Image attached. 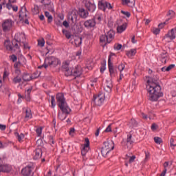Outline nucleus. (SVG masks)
Masks as SVG:
<instances>
[{
  "label": "nucleus",
  "mask_w": 176,
  "mask_h": 176,
  "mask_svg": "<svg viewBox=\"0 0 176 176\" xmlns=\"http://www.w3.org/2000/svg\"><path fill=\"white\" fill-rule=\"evenodd\" d=\"M147 83L149 86L148 88L149 101H157L160 97H163L162 87L159 85V76L154 75L153 77H148Z\"/></svg>",
  "instance_id": "f257e3e1"
},
{
  "label": "nucleus",
  "mask_w": 176,
  "mask_h": 176,
  "mask_svg": "<svg viewBox=\"0 0 176 176\" xmlns=\"http://www.w3.org/2000/svg\"><path fill=\"white\" fill-rule=\"evenodd\" d=\"M56 102L58 107L60 108L63 113H58V118L60 120H65L67 119V115L71 113V109L68 107L65 98H64V94L58 93L56 96Z\"/></svg>",
  "instance_id": "f03ea898"
},
{
  "label": "nucleus",
  "mask_w": 176,
  "mask_h": 176,
  "mask_svg": "<svg viewBox=\"0 0 176 176\" xmlns=\"http://www.w3.org/2000/svg\"><path fill=\"white\" fill-rule=\"evenodd\" d=\"M104 146L101 148V153L103 157H107L108 156V153L111 152V151H113L115 148V144L113 141H106L104 143Z\"/></svg>",
  "instance_id": "7ed1b4c3"
},
{
  "label": "nucleus",
  "mask_w": 176,
  "mask_h": 176,
  "mask_svg": "<svg viewBox=\"0 0 176 176\" xmlns=\"http://www.w3.org/2000/svg\"><path fill=\"white\" fill-rule=\"evenodd\" d=\"M115 38V32L111 30L107 34H103L100 36V42L103 44V46H105L107 43H111Z\"/></svg>",
  "instance_id": "20e7f679"
},
{
  "label": "nucleus",
  "mask_w": 176,
  "mask_h": 176,
  "mask_svg": "<svg viewBox=\"0 0 176 176\" xmlns=\"http://www.w3.org/2000/svg\"><path fill=\"white\" fill-rule=\"evenodd\" d=\"M4 46H6V50H10V52H16V50L19 49L20 46H21V43H20L19 40L14 39L12 41V44H10V41H6Z\"/></svg>",
  "instance_id": "39448f33"
},
{
  "label": "nucleus",
  "mask_w": 176,
  "mask_h": 176,
  "mask_svg": "<svg viewBox=\"0 0 176 176\" xmlns=\"http://www.w3.org/2000/svg\"><path fill=\"white\" fill-rule=\"evenodd\" d=\"M105 101V95L104 94H99V95H94V99L92 100V104L100 107L102 104Z\"/></svg>",
  "instance_id": "423d86ee"
},
{
  "label": "nucleus",
  "mask_w": 176,
  "mask_h": 176,
  "mask_svg": "<svg viewBox=\"0 0 176 176\" xmlns=\"http://www.w3.org/2000/svg\"><path fill=\"white\" fill-rule=\"evenodd\" d=\"M45 63H47L48 65H53V67H56V65H58V64H61V62L58 58H56L54 56L47 57L45 59Z\"/></svg>",
  "instance_id": "0eeeda50"
},
{
  "label": "nucleus",
  "mask_w": 176,
  "mask_h": 176,
  "mask_svg": "<svg viewBox=\"0 0 176 176\" xmlns=\"http://www.w3.org/2000/svg\"><path fill=\"white\" fill-rule=\"evenodd\" d=\"M62 70L64 72L65 76H73L72 69H69V65L68 63L65 62V63H63Z\"/></svg>",
  "instance_id": "6e6552de"
},
{
  "label": "nucleus",
  "mask_w": 176,
  "mask_h": 176,
  "mask_svg": "<svg viewBox=\"0 0 176 176\" xmlns=\"http://www.w3.org/2000/svg\"><path fill=\"white\" fill-rule=\"evenodd\" d=\"M90 151V140L86 138H85V144L82 149L81 150V155L82 156H86V153H87Z\"/></svg>",
  "instance_id": "1a4fd4ad"
},
{
  "label": "nucleus",
  "mask_w": 176,
  "mask_h": 176,
  "mask_svg": "<svg viewBox=\"0 0 176 176\" xmlns=\"http://www.w3.org/2000/svg\"><path fill=\"white\" fill-rule=\"evenodd\" d=\"M1 27L3 28V32H8V31L12 28V20L6 19L2 23Z\"/></svg>",
  "instance_id": "9d476101"
},
{
  "label": "nucleus",
  "mask_w": 176,
  "mask_h": 176,
  "mask_svg": "<svg viewBox=\"0 0 176 176\" xmlns=\"http://www.w3.org/2000/svg\"><path fill=\"white\" fill-rule=\"evenodd\" d=\"M68 21H69V23L71 24V25H72L73 27H75L78 21V15L76 13L73 14H69L68 16Z\"/></svg>",
  "instance_id": "9b49d317"
},
{
  "label": "nucleus",
  "mask_w": 176,
  "mask_h": 176,
  "mask_svg": "<svg viewBox=\"0 0 176 176\" xmlns=\"http://www.w3.org/2000/svg\"><path fill=\"white\" fill-rule=\"evenodd\" d=\"M73 76L78 78L82 75V67L80 65H77L72 69Z\"/></svg>",
  "instance_id": "f8f14e48"
},
{
  "label": "nucleus",
  "mask_w": 176,
  "mask_h": 176,
  "mask_svg": "<svg viewBox=\"0 0 176 176\" xmlns=\"http://www.w3.org/2000/svg\"><path fill=\"white\" fill-rule=\"evenodd\" d=\"M84 26L85 28H93L96 27V19H91L86 21L84 23Z\"/></svg>",
  "instance_id": "ddd939ff"
},
{
  "label": "nucleus",
  "mask_w": 176,
  "mask_h": 176,
  "mask_svg": "<svg viewBox=\"0 0 176 176\" xmlns=\"http://www.w3.org/2000/svg\"><path fill=\"white\" fill-rule=\"evenodd\" d=\"M108 67L110 76H115V67H113V63L111 62V56H109Z\"/></svg>",
  "instance_id": "4468645a"
},
{
  "label": "nucleus",
  "mask_w": 176,
  "mask_h": 176,
  "mask_svg": "<svg viewBox=\"0 0 176 176\" xmlns=\"http://www.w3.org/2000/svg\"><path fill=\"white\" fill-rule=\"evenodd\" d=\"M85 5L88 12H91V13H93V12L96 10V4H94V3H91L89 1H86Z\"/></svg>",
  "instance_id": "2eb2a0df"
},
{
  "label": "nucleus",
  "mask_w": 176,
  "mask_h": 176,
  "mask_svg": "<svg viewBox=\"0 0 176 176\" xmlns=\"http://www.w3.org/2000/svg\"><path fill=\"white\" fill-rule=\"evenodd\" d=\"M12 166L8 164H0V173H10Z\"/></svg>",
  "instance_id": "dca6fc26"
},
{
  "label": "nucleus",
  "mask_w": 176,
  "mask_h": 176,
  "mask_svg": "<svg viewBox=\"0 0 176 176\" xmlns=\"http://www.w3.org/2000/svg\"><path fill=\"white\" fill-rule=\"evenodd\" d=\"M78 14L81 19H87L89 17V12L85 10V8H79Z\"/></svg>",
  "instance_id": "f3484780"
},
{
  "label": "nucleus",
  "mask_w": 176,
  "mask_h": 176,
  "mask_svg": "<svg viewBox=\"0 0 176 176\" xmlns=\"http://www.w3.org/2000/svg\"><path fill=\"white\" fill-rule=\"evenodd\" d=\"M160 56L161 62L162 63V64H167V61L170 60V58L168 57V53H167V52L166 51H164Z\"/></svg>",
  "instance_id": "a211bd4d"
},
{
  "label": "nucleus",
  "mask_w": 176,
  "mask_h": 176,
  "mask_svg": "<svg viewBox=\"0 0 176 176\" xmlns=\"http://www.w3.org/2000/svg\"><path fill=\"white\" fill-rule=\"evenodd\" d=\"M21 173L23 176H30L32 173V167L28 166L22 169Z\"/></svg>",
  "instance_id": "6ab92c4d"
},
{
  "label": "nucleus",
  "mask_w": 176,
  "mask_h": 176,
  "mask_svg": "<svg viewBox=\"0 0 176 176\" xmlns=\"http://www.w3.org/2000/svg\"><path fill=\"white\" fill-rule=\"evenodd\" d=\"M25 13H27V8H25V6H23L19 11V19H21V21H24V16Z\"/></svg>",
  "instance_id": "aec40b11"
},
{
  "label": "nucleus",
  "mask_w": 176,
  "mask_h": 176,
  "mask_svg": "<svg viewBox=\"0 0 176 176\" xmlns=\"http://www.w3.org/2000/svg\"><path fill=\"white\" fill-rule=\"evenodd\" d=\"M42 157V148H36L35 150V155H34V160H38Z\"/></svg>",
  "instance_id": "412c9836"
},
{
  "label": "nucleus",
  "mask_w": 176,
  "mask_h": 176,
  "mask_svg": "<svg viewBox=\"0 0 176 176\" xmlns=\"http://www.w3.org/2000/svg\"><path fill=\"white\" fill-rule=\"evenodd\" d=\"M165 38H169L170 41H173L175 39L176 36L174 33V30H170V31H168V33L165 35Z\"/></svg>",
  "instance_id": "4be33fe9"
},
{
  "label": "nucleus",
  "mask_w": 176,
  "mask_h": 176,
  "mask_svg": "<svg viewBox=\"0 0 176 176\" xmlns=\"http://www.w3.org/2000/svg\"><path fill=\"white\" fill-rule=\"evenodd\" d=\"M126 28H127V23H124L122 25L117 27V31L119 34H122L123 31H126Z\"/></svg>",
  "instance_id": "5701e85b"
},
{
  "label": "nucleus",
  "mask_w": 176,
  "mask_h": 176,
  "mask_svg": "<svg viewBox=\"0 0 176 176\" xmlns=\"http://www.w3.org/2000/svg\"><path fill=\"white\" fill-rule=\"evenodd\" d=\"M31 91H32V87H30L25 92V100L26 101H31Z\"/></svg>",
  "instance_id": "b1692460"
},
{
  "label": "nucleus",
  "mask_w": 176,
  "mask_h": 176,
  "mask_svg": "<svg viewBox=\"0 0 176 176\" xmlns=\"http://www.w3.org/2000/svg\"><path fill=\"white\" fill-rule=\"evenodd\" d=\"M122 5H127L130 8H133L134 5H135V1L133 0V1L130 0H122Z\"/></svg>",
  "instance_id": "393cba45"
},
{
  "label": "nucleus",
  "mask_w": 176,
  "mask_h": 176,
  "mask_svg": "<svg viewBox=\"0 0 176 176\" xmlns=\"http://www.w3.org/2000/svg\"><path fill=\"white\" fill-rule=\"evenodd\" d=\"M167 17L168 18L166 21H170V20H171V19H174V17L175 16V12L173 10H168V13L166 14Z\"/></svg>",
  "instance_id": "a878e982"
},
{
  "label": "nucleus",
  "mask_w": 176,
  "mask_h": 176,
  "mask_svg": "<svg viewBox=\"0 0 176 176\" xmlns=\"http://www.w3.org/2000/svg\"><path fill=\"white\" fill-rule=\"evenodd\" d=\"M22 79L24 82H30V80H32V77L27 73H24L22 76Z\"/></svg>",
  "instance_id": "bb28decb"
},
{
  "label": "nucleus",
  "mask_w": 176,
  "mask_h": 176,
  "mask_svg": "<svg viewBox=\"0 0 176 176\" xmlns=\"http://www.w3.org/2000/svg\"><path fill=\"white\" fill-rule=\"evenodd\" d=\"M113 85L111 82H107V85L104 86V90L107 93H111L112 91V88Z\"/></svg>",
  "instance_id": "cd10ccee"
},
{
  "label": "nucleus",
  "mask_w": 176,
  "mask_h": 176,
  "mask_svg": "<svg viewBox=\"0 0 176 176\" xmlns=\"http://www.w3.org/2000/svg\"><path fill=\"white\" fill-rule=\"evenodd\" d=\"M74 43L76 47H79L82 45V37L80 36H77L74 39Z\"/></svg>",
  "instance_id": "c85d7f7f"
},
{
  "label": "nucleus",
  "mask_w": 176,
  "mask_h": 176,
  "mask_svg": "<svg viewBox=\"0 0 176 176\" xmlns=\"http://www.w3.org/2000/svg\"><path fill=\"white\" fill-rule=\"evenodd\" d=\"M131 138H133V135H129L126 139V146L129 148H131V144H133V140Z\"/></svg>",
  "instance_id": "c756f323"
},
{
  "label": "nucleus",
  "mask_w": 176,
  "mask_h": 176,
  "mask_svg": "<svg viewBox=\"0 0 176 176\" xmlns=\"http://www.w3.org/2000/svg\"><path fill=\"white\" fill-rule=\"evenodd\" d=\"M45 16L47 18V23H50L53 21V16L50 14V12L46 11L45 12Z\"/></svg>",
  "instance_id": "7c9ffc66"
},
{
  "label": "nucleus",
  "mask_w": 176,
  "mask_h": 176,
  "mask_svg": "<svg viewBox=\"0 0 176 176\" xmlns=\"http://www.w3.org/2000/svg\"><path fill=\"white\" fill-rule=\"evenodd\" d=\"M136 53H137V50L132 49L130 51H128L126 52V56H128V57H133V56H135Z\"/></svg>",
  "instance_id": "2f4dec72"
},
{
  "label": "nucleus",
  "mask_w": 176,
  "mask_h": 176,
  "mask_svg": "<svg viewBox=\"0 0 176 176\" xmlns=\"http://www.w3.org/2000/svg\"><path fill=\"white\" fill-rule=\"evenodd\" d=\"M62 32H63V35L65 36L67 39H70L71 36H72V34H71V32H68V30H67L65 29H63L62 30Z\"/></svg>",
  "instance_id": "473e14b6"
},
{
  "label": "nucleus",
  "mask_w": 176,
  "mask_h": 176,
  "mask_svg": "<svg viewBox=\"0 0 176 176\" xmlns=\"http://www.w3.org/2000/svg\"><path fill=\"white\" fill-rule=\"evenodd\" d=\"M98 8L100 9V10H103V12H105V2L99 1Z\"/></svg>",
  "instance_id": "72a5a7b5"
},
{
  "label": "nucleus",
  "mask_w": 176,
  "mask_h": 176,
  "mask_svg": "<svg viewBox=\"0 0 176 176\" xmlns=\"http://www.w3.org/2000/svg\"><path fill=\"white\" fill-rule=\"evenodd\" d=\"M32 12L33 14H39V6H34V8L32 9Z\"/></svg>",
  "instance_id": "f704fd0d"
},
{
  "label": "nucleus",
  "mask_w": 176,
  "mask_h": 176,
  "mask_svg": "<svg viewBox=\"0 0 176 176\" xmlns=\"http://www.w3.org/2000/svg\"><path fill=\"white\" fill-rule=\"evenodd\" d=\"M25 119L27 118H30L31 119V118H32V114L31 113V110L30 109H26L25 110Z\"/></svg>",
  "instance_id": "c9c22d12"
},
{
  "label": "nucleus",
  "mask_w": 176,
  "mask_h": 176,
  "mask_svg": "<svg viewBox=\"0 0 176 176\" xmlns=\"http://www.w3.org/2000/svg\"><path fill=\"white\" fill-rule=\"evenodd\" d=\"M106 65H107V62L105 60H103L101 63V67H100V72L102 74L104 71L106 69Z\"/></svg>",
  "instance_id": "e433bc0d"
},
{
  "label": "nucleus",
  "mask_w": 176,
  "mask_h": 176,
  "mask_svg": "<svg viewBox=\"0 0 176 176\" xmlns=\"http://www.w3.org/2000/svg\"><path fill=\"white\" fill-rule=\"evenodd\" d=\"M154 141L155 144H158V145H160V144L163 143V140L162 139V138H159V137H155Z\"/></svg>",
  "instance_id": "4c0bfd02"
},
{
  "label": "nucleus",
  "mask_w": 176,
  "mask_h": 176,
  "mask_svg": "<svg viewBox=\"0 0 176 176\" xmlns=\"http://www.w3.org/2000/svg\"><path fill=\"white\" fill-rule=\"evenodd\" d=\"M15 135H16L18 141L21 142V140H23L25 137L23 133L19 134V133H15Z\"/></svg>",
  "instance_id": "58836bf2"
},
{
  "label": "nucleus",
  "mask_w": 176,
  "mask_h": 176,
  "mask_svg": "<svg viewBox=\"0 0 176 176\" xmlns=\"http://www.w3.org/2000/svg\"><path fill=\"white\" fill-rule=\"evenodd\" d=\"M10 61L12 63H16L17 61V56L15 54H12L9 56Z\"/></svg>",
  "instance_id": "ea45409f"
},
{
  "label": "nucleus",
  "mask_w": 176,
  "mask_h": 176,
  "mask_svg": "<svg viewBox=\"0 0 176 176\" xmlns=\"http://www.w3.org/2000/svg\"><path fill=\"white\" fill-rule=\"evenodd\" d=\"M12 82L15 85L17 84V83H20L21 82V78H19V76H16L15 78H13Z\"/></svg>",
  "instance_id": "a19ab883"
},
{
  "label": "nucleus",
  "mask_w": 176,
  "mask_h": 176,
  "mask_svg": "<svg viewBox=\"0 0 176 176\" xmlns=\"http://www.w3.org/2000/svg\"><path fill=\"white\" fill-rule=\"evenodd\" d=\"M152 32L153 34H154V35H157L160 32V28H153L152 30Z\"/></svg>",
  "instance_id": "79ce46f5"
},
{
  "label": "nucleus",
  "mask_w": 176,
  "mask_h": 176,
  "mask_svg": "<svg viewBox=\"0 0 176 176\" xmlns=\"http://www.w3.org/2000/svg\"><path fill=\"white\" fill-rule=\"evenodd\" d=\"M51 104L52 108H54V107H56V100L54 99V96H51Z\"/></svg>",
  "instance_id": "37998d69"
},
{
  "label": "nucleus",
  "mask_w": 176,
  "mask_h": 176,
  "mask_svg": "<svg viewBox=\"0 0 176 176\" xmlns=\"http://www.w3.org/2000/svg\"><path fill=\"white\" fill-rule=\"evenodd\" d=\"M104 7H105V9H112L113 8L112 5H111V3L107 1L104 2Z\"/></svg>",
  "instance_id": "c03bdc74"
},
{
  "label": "nucleus",
  "mask_w": 176,
  "mask_h": 176,
  "mask_svg": "<svg viewBox=\"0 0 176 176\" xmlns=\"http://www.w3.org/2000/svg\"><path fill=\"white\" fill-rule=\"evenodd\" d=\"M125 65L123 63H121L120 65H118V70L120 71V72L122 73V71H123L125 68Z\"/></svg>",
  "instance_id": "a18cd8bd"
},
{
  "label": "nucleus",
  "mask_w": 176,
  "mask_h": 176,
  "mask_svg": "<svg viewBox=\"0 0 176 176\" xmlns=\"http://www.w3.org/2000/svg\"><path fill=\"white\" fill-rule=\"evenodd\" d=\"M174 68H175V65H174V64L170 65L169 66L166 67L167 72H168V71H171V69H173Z\"/></svg>",
  "instance_id": "49530a36"
},
{
  "label": "nucleus",
  "mask_w": 176,
  "mask_h": 176,
  "mask_svg": "<svg viewBox=\"0 0 176 176\" xmlns=\"http://www.w3.org/2000/svg\"><path fill=\"white\" fill-rule=\"evenodd\" d=\"M113 48L114 50H120V49H122V44H116Z\"/></svg>",
  "instance_id": "de8ad7c7"
},
{
  "label": "nucleus",
  "mask_w": 176,
  "mask_h": 176,
  "mask_svg": "<svg viewBox=\"0 0 176 176\" xmlns=\"http://www.w3.org/2000/svg\"><path fill=\"white\" fill-rule=\"evenodd\" d=\"M19 65H21V62H20V60H18L14 64V68H15V69H17Z\"/></svg>",
  "instance_id": "09e8293b"
},
{
  "label": "nucleus",
  "mask_w": 176,
  "mask_h": 176,
  "mask_svg": "<svg viewBox=\"0 0 176 176\" xmlns=\"http://www.w3.org/2000/svg\"><path fill=\"white\" fill-rule=\"evenodd\" d=\"M111 126H112L111 124H110L107 129H105L104 132L105 133H111V131H112V128L111 127Z\"/></svg>",
  "instance_id": "8fccbe9b"
},
{
  "label": "nucleus",
  "mask_w": 176,
  "mask_h": 176,
  "mask_svg": "<svg viewBox=\"0 0 176 176\" xmlns=\"http://www.w3.org/2000/svg\"><path fill=\"white\" fill-rule=\"evenodd\" d=\"M38 46H41V47H43L45 46V40L43 39L42 41H38Z\"/></svg>",
  "instance_id": "3c124183"
},
{
  "label": "nucleus",
  "mask_w": 176,
  "mask_h": 176,
  "mask_svg": "<svg viewBox=\"0 0 176 176\" xmlns=\"http://www.w3.org/2000/svg\"><path fill=\"white\" fill-rule=\"evenodd\" d=\"M121 13L122 14H124V16H126V17H130V16H131V14L129 12H125V11L122 10Z\"/></svg>",
  "instance_id": "603ef678"
},
{
  "label": "nucleus",
  "mask_w": 176,
  "mask_h": 176,
  "mask_svg": "<svg viewBox=\"0 0 176 176\" xmlns=\"http://www.w3.org/2000/svg\"><path fill=\"white\" fill-rule=\"evenodd\" d=\"M145 160H148L149 159V157H151V153H149V151H145Z\"/></svg>",
  "instance_id": "864d4df0"
},
{
  "label": "nucleus",
  "mask_w": 176,
  "mask_h": 176,
  "mask_svg": "<svg viewBox=\"0 0 176 176\" xmlns=\"http://www.w3.org/2000/svg\"><path fill=\"white\" fill-rule=\"evenodd\" d=\"M133 127H135L137 126V121H135V119H131L130 122Z\"/></svg>",
  "instance_id": "5fc2aeb1"
},
{
  "label": "nucleus",
  "mask_w": 176,
  "mask_h": 176,
  "mask_svg": "<svg viewBox=\"0 0 176 176\" xmlns=\"http://www.w3.org/2000/svg\"><path fill=\"white\" fill-rule=\"evenodd\" d=\"M36 132L38 136L41 135L42 134V128H37Z\"/></svg>",
  "instance_id": "6e6d98bb"
},
{
  "label": "nucleus",
  "mask_w": 176,
  "mask_h": 176,
  "mask_svg": "<svg viewBox=\"0 0 176 176\" xmlns=\"http://www.w3.org/2000/svg\"><path fill=\"white\" fill-rule=\"evenodd\" d=\"M157 129V125L155 123L152 124L151 130H153V131H155V130H156Z\"/></svg>",
  "instance_id": "4d7b16f0"
},
{
  "label": "nucleus",
  "mask_w": 176,
  "mask_h": 176,
  "mask_svg": "<svg viewBox=\"0 0 176 176\" xmlns=\"http://www.w3.org/2000/svg\"><path fill=\"white\" fill-rule=\"evenodd\" d=\"M63 25H64L65 28H68V27H69V23H68V21H64L63 23Z\"/></svg>",
  "instance_id": "13d9d810"
},
{
  "label": "nucleus",
  "mask_w": 176,
  "mask_h": 176,
  "mask_svg": "<svg viewBox=\"0 0 176 176\" xmlns=\"http://www.w3.org/2000/svg\"><path fill=\"white\" fill-rule=\"evenodd\" d=\"M6 6L9 10H10L12 9V8H13V5L12 4V3H10L9 1H8V3H7Z\"/></svg>",
  "instance_id": "bf43d9fd"
},
{
  "label": "nucleus",
  "mask_w": 176,
  "mask_h": 176,
  "mask_svg": "<svg viewBox=\"0 0 176 176\" xmlns=\"http://www.w3.org/2000/svg\"><path fill=\"white\" fill-rule=\"evenodd\" d=\"M134 160H135V155H133V156L130 157L129 163L134 162Z\"/></svg>",
  "instance_id": "052dcab7"
},
{
  "label": "nucleus",
  "mask_w": 176,
  "mask_h": 176,
  "mask_svg": "<svg viewBox=\"0 0 176 176\" xmlns=\"http://www.w3.org/2000/svg\"><path fill=\"white\" fill-rule=\"evenodd\" d=\"M74 133H75V128H71L69 130V135H74Z\"/></svg>",
  "instance_id": "680f3d73"
},
{
  "label": "nucleus",
  "mask_w": 176,
  "mask_h": 176,
  "mask_svg": "<svg viewBox=\"0 0 176 176\" xmlns=\"http://www.w3.org/2000/svg\"><path fill=\"white\" fill-rule=\"evenodd\" d=\"M7 76H9V73L6 70L4 71L3 78L5 79V78H7Z\"/></svg>",
  "instance_id": "e2e57ef3"
},
{
  "label": "nucleus",
  "mask_w": 176,
  "mask_h": 176,
  "mask_svg": "<svg viewBox=\"0 0 176 176\" xmlns=\"http://www.w3.org/2000/svg\"><path fill=\"white\" fill-rule=\"evenodd\" d=\"M0 130H6V125L0 124Z\"/></svg>",
  "instance_id": "0e129e2a"
},
{
  "label": "nucleus",
  "mask_w": 176,
  "mask_h": 176,
  "mask_svg": "<svg viewBox=\"0 0 176 176\" xmlns=\"http://www.w3.org/2000/svg\"><path fill=\"white\" fill-rule=\"evenodd\" d=\"M167 173V169H164L162 173L160 174V176H166V173Z\"/></svg>",
  "instance_id": "69168bd1"
},
{
  "label": "nucleus",
  "mask_w": 176,
  "mask_h": 176,
  "mask_svg": "<svg viewBox=\"0 0 176 176\" xmlns=\"http://www.w3.org/2000/svg\"><path fill=\"white\" fill-rule=\"evenodd\" d=\"M50 142H51L52 145H54V140L53 139V137L52 135L50 136Z\"/></svg>",
  "instance_id": "338daca9"
},
{
  "label": "nucleus",
  "mask_w": 176,
  "mask_h": 176,
  "mask_svg": "<svg viewBox=\"0 0 176 176\" xmlns=\"http://www.w3.org/2000/svg\"><path fill=\"white\" fill-rule=\"evenodd\" d=\"M142 119H148V116L144 113H141Z\"/></svg>",
  "instance_id": "774afa93"
}]
</instances>
